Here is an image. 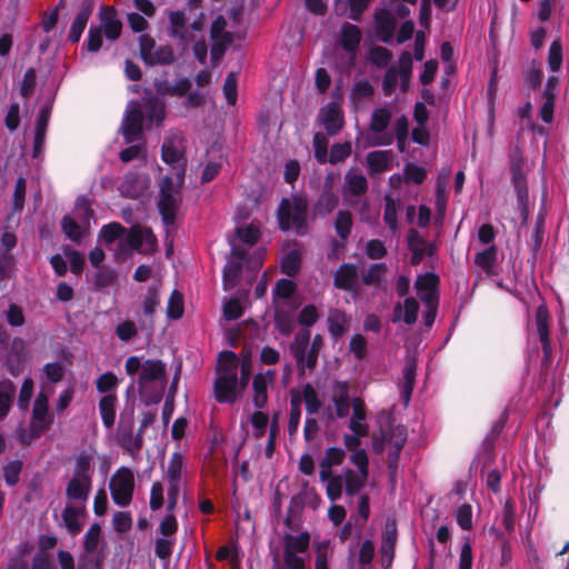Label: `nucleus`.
I'll return each mask as SVG.
<instances>
[{"label":"nucleus","instance_id":"nucleus-1","mask_svg":"<svg viewBox=\"0 0 569 569\" xmlns=\"http://www.w3.org/2000/svg\"><path fill=\"white\" fill-rule=\"evenodd\" d=\"M184 176L186 163H182L179 167L178 172H176V184L170 176H164L159 181V199L157 207L161 216L162 223L166 227H171L176 222L177 211L182 203Z\"/></svg>","mask_w":569,"mask_h":569},{"label":"nucleus","instance_id":"nucleus-2","mask_svg":"<svg viewBox=\"0 0 569 569\" xmlns=\"http://www.w3.org/2000/svg\"><path fill=\"white\" fill-rule=\"evenodd\" d=\"M308 199L302 194H292L290 199L283 198L277 210L278 226L281 231L293 229L299 236L308 231Z\"/></svg>","mask_w":569,"mask_h":569},{"label":"nucleus","instance_id":"nucleus-3","mask_svg":"<svg viewBox=\"0 0 569 569\" xmlns=\"http://www.w3.org/2000/svg\"><path fill=\"white\" fill-rule=\"evenodd\" d=\"M310 533L302 531L299 535L284 533L282 538V558L273 556L271 569H307L303 557L310 547Z\"/></svg>","mask_w":569,"mask_h":569},{"label":"nucleus","instance_id":"nucleus-4","mask_svg":"<svg viewBox=\"0 0 569 569\" xmlns=\"http://www.w3.org/2000/svg\"><path fill=\"white\" fill-rule=\"evenodd\" d=\"M109 489L111 498L117 506H129L134 491V476L132 470L127 467L117 469L110 478Z\"/></svg>","mask_w":569,"mask_h":569},{"label":"nucleus","instance_id":"nucleus-5","mask_svg":"<svg viewBox=\"0 0 569 569\" xmlns=\"http://www.w3.org/2000/svg\"><path fill=\"white\" fill-rule=\"evenodd\" d=\"M143 119L140 106L132 102L126 110L120 128L126 143H133L142 138Z\"/></svg>","mask_w":569,"mask_h":569},{"label":"nucleus","instance_id":"nucleus-6","mask_svg":"<svg viewBox=\"0 0 569 569\" xmlns=\"http://www.w3.org/2000/svg\"><path fill=\"white\" fill-rule=\"evenodd\" d=\"M213 393L219 403H234L242 395L237 372L233 370L230 373L219 375L214 380Z\"/></svg>","mask_w":569,"mask_h":569},{"label":"nucleus","instance_id":"nucleus-7","mask_svg":"<svg viewBox=\"0 0 569 569\" xmlns=\"http://www.w3.org/2000/svg\"><path fill=\"white\" fill-rule=\"evenodd\" d=\"M362 39L361 30L358 26L345 22L341 27V36L339 43L346 52H348V61L346 68L349 70L355 67L356 56Z\"/></svg>","mask_w":569,"mask_h":569},{"label":"nucleus","instance_id":"nucleus-8","mask_svg":"<svg viewBox=\"0 0 569 569\" xmlns=\"http://www.w3.org/2000/svg\"><path fill=\"white\" fill-rule=\"evenodd\" d=\"M319 122L329 136H336L345 124L343 111L336 101H330L322 107L318 114Z\"/></svg>","mask_w":569,"mask_h":569},{"label":"nucleus","instance_id":"nucleus-9","mask_svg":"<svg viewBox=\"0 0 569 569\" xmlns=\"http://www.w3.org/2000/svg\"><path fill=\"white\" fill-rule=\"evenodd\" d=\"M359 273L355 263L345 262L333 273V286L339 290L355 292L358 289Z\"/></svg>","mask_w":569,"mask_h":569},{"label":"nucleus","instance_id":"nucleus-10","mask_svg":"<svg viewBox=\"0 0 569 569\" xmlns=\"http://www.w3.org/2000/svg\"><path fill=\"white\" fill-rule=\"evenodd\" d=\"M397 20L388 9H379L375 13V34L383 43H389L395 34Z\"/></svg>","mask_w":569,"mask_h":569},{"label":"nucleus","instance_id":"nucleus-11","mask_svg":"<svg viewBox=\"0 0 569 569\" xmlns=\"http://www.w3.org/2000/svg\"><path fill=\"white\" fill-rule=\"evenodd\" d=\"M397 522L395 519H388L381 537V555H382V565L385 567H389L395 557V548L397 542Z\"/></svg>","mask_w":569,"mask_h":569},{"label":"nucleus","instance_id":"nucleus-12","mask_svg":"<svg viewBox=\"0 0 569 569\" xmlns=\"http://www.w3.org/2000/svg\"><path fill=\"white\" fill-rule=\"evenodd\" d=\"M339 203L338 196L332 191V179L330 176L326 178L323 189L313 204V214L326 217L332 212Z\"/></svg>","mask_w":569,"mask_h":569},{"label":"nucleus","instance_id":"nucleus-13","mask_svg":"<svg viewBox=\"0 0 569 569\" xmlns=\"http://www.w3.org/2000/svg\"><path fill=\"white\" fill-rule=\"evenodd\" d=\"M94 9L93 0H82L81 9L77 13L72 24L69 29L68 40L71 43H77L81 39V36L87 27V23L92 16Z\"/></svg>","mask_w":569,"mask_h":569},{"label":"nucleus","instance_id":"nucleus-14","mask_svg":"<svg viewBox=\"0 0 569 569\" xmlns=\"http://www.w3.org/2000/svg\"><path fill=\"white\" fill-rule=\"evenodd\" d=\"M310 330L301 328L295 336L289 346V350L293 356L299 376H305V353L310 343Z\"/></svg>","mask_w":569,"mask_h":569},{"label":"nucleus","instance_id":"nucleus-15","mask_svg":"<svg viewBox=\"0 0 569 569\" xmlns=\"http://www.w3.org/2000/svg\"><path fill=\"white\" fill-rule=\"evenodd\" d=\"M99 18L103 27V33L109 40H117L121 36L122 23L117 18L113 7H101Z\"/></svg>","mask_w":569,"mask_h":569},{"label":"nucleus","instance_id":"nucleus-16","mask_svg":"<svg viewBox=\"0 0 569 569\" xmlns=\"http://www.w3.org/2000/svg\"><path fill=\"white\" fill-rule=\"evenodd\" d=\"M92 487V479L72 477L66 488L68 500H74L86 505Z\"/></svg>","mask_w":569,"mask_h":569},{"label":"nucleus","instance_id":"nucleus-17","mask_svg":"<svg viewBox=\"0 0 569 569\" xmlns=\"http://www.w3.org/2000/svg\"><path fill=\"white\" fill-rule=\"evenodd\" d=\"M133 426V408H131L128 415L121 412L118 425V443L130 453H132Z\"/></svg>","mask_w":569,"mask_h":569},{"label":"nucleus","instance_id":"nucleus-18","mask_svg":"<svg viewBox=\"0 0 569 569\" xmlns=\"http://www.w3.org/2000/svg\"><path fill=\"white\" fill-rule=\"evenodd\" d=\"M160 306V291L157 284H152L148 288L147 293L142 302V313L144 319L142 320L143 326H148L150 329L154 326V315L157 307Z\"/></svg>","mask_w":569,"mask_h":569},{"label":"nucleus","instance_id":"nucleus-19","mask_svg":"<svg viewBox=\"0 0 569 569\" xmlns=\"http://www.w3.org/2000/svg\"><path fill=\"white\" fill-rule=\"evenodd\" d=\"M170 23L169 36L178 39L182 43L192 40L187 32V18L183 10H172L168 13Z\"/></svg>","mask_w":569,"mask_h":569},{"label":"nucleus","instance_id":"nucleus-20","mask_svg":"<svg viewBox=\"0 0 569 569\" xmlns=\"http://www.w3.org/2000/svg\"><path fill=\"white\" fill-rule=\"evenodd\" d=\"M419 303L415 298H407L401 303H397L393 309L392 321L403 320L406 325H413L417 321Z\"/></svg>","mask_w":569,"mask_h":569},{"label":"nucleus","instance_id":"nucleus-21","mask_svg":"<svg viewBox=\"0 0 569 569\" xmlns=\"http://www.w3.org/2000/svg\"><path fill=\"white\" fill-rule=\"evenodd\" d=\"M336 415L338 418H345L349 415L350 397L349 385L346 381H337L335 383V393L332 397Z\"/></svg>","mask_w":569,"mask_h":569},{"label":"nucleus","instance_id":"nucleus-22","mask_svg":"<svg viewBox=\"0 0 569 569\" xmlns=\"http://www.w3.org/2000/svg\"><path fill=\"white\" fill-rule=\"evenodd\" d=\"M166 377V365L159 359H148L142 363L139 376V385L163 379Z\"/></svg>","mask_w":569,"mask_h":569},{"label":"nucleus","instance_id":"nucleus-23","mask_svg":"<svg viewBox=\"0 0 569 569\" xmlns=\"http://www.w3.org/2000/svg\"><path fill=\"white\" fill-rule=\"evenodd\" d=\"M143 241L148 244L156 246L157 238L149 228L142 229L140 226H133L129 229L126 237L127 244L134 250L140 249Z\"/></svg>","mask_w":569,"mask_h":569},{"label":"nucleus","instance_id":"nucleus-24","mask_svg":"<svg viewBox=\"0 0 569 569\" xmlns=\"http://www.w3.org/2000/svg\"><path fill=\"white\" fill-rule=\"evenodd\" d=\"M408 248L411 251L410 263L419 266L426 257L427 241L416 229L409 230Z\"/></svg>","mask_w":569,"mask_h":569},{"label":"nucleus","instance_id":"nucleus-25","mask_svg":"<svg viewBox=\"0 0 569 569\" xmlns=\"http://www.w3.org/2000/svg\"><path fill=\"white\" fill-rule=\"evenodd\" d=\"M369 473H360L355 470L347 468L343 470V483L345 491L348 497L357 496L360 490L365 487L368 480Z\"/></svg>","mask_w":569,"mask_h":569},{"label":"nucleus","instance_id":"nucleus-26","mask_svg":"<svg viewBox=\"0 0 569 569\" xmlns=\"http://www.w3.org/2000/svg\"><path fill=\"white\" fill-rule=\"evenodd\" d=\"M118 397L116 393L104 395L99 400V412L103 422V426L108 429L112 428L116 421V406Z\"/></svg>","mask_w":569,"mask_h":569},{"label":"nucleus","instance_id":"nucleus-27","mask_svg":"<svg viewBox=\"0 0 569 569\" xmlns=\"http://www.w3.org/2000/svg\"><path fill=\"white\" fill-rule=\"evenodd\" d=\"M16 395V385L6 379L0 382V421L9 413Z\"/></svg>","mask_w":569,"mask_h":569},{"label":"nucleus","instance_id":"nucleus-28","mask_svg":"<svg viewBox=\"0 0 569 569\" xmlns=\"http://www.w3.org/2000/svg\"><path fill=\"white\" fill-rule=\"evenodd\" d=\"M161 159L164 163L172 166L174 170H179L182 163L187 164V159L182 151L178 150L171 140H166L161 147Z\"/></svg>","mask_w":569,"mask_h":569},{"label":"nucleus","instance_id":"nucleus-29","mask_svg":"<svg viewBox=\"0 0 569 569\" xmlns=\"http://www.w3.org/2000/svg\"><path fill=\"white\" fill-rule=\"evenodd\" d=\"M391 150L371 151L367 154V163L371 173H381L388 170Z\"/></svg>","mask_w":569,"mask_h":569},{"label":"nucleus","instance_id":"nucleus-30","mask_svg":"<svg viewBox=\"0 0 569 569\" xmlns=\"http://www.w3.org/2000/svg\"><path fill=\"white\" fill-rule=\"evenodd\" d=\"M268 381L266 379V376H262V373H257L253 377L252 381V389H253V397H252V403L257 409H262L268 402Z\"/></svg>","mask_w":569,"mask_h":569},{"label":"nucleus","instance_id":"nucleus-31","mask_svg":"<svg viewBox=\"0 0 569 569\" xmlns=\"http://www.w3.org/2000/svg\"><path fill=\"white\" fill-rule=\"evenodd\" d=\"M73 214L74 219L78 220L82 227H90V221L93 218V210L91 209L90 200L86 196H79L76 199Z\"/></svg>","mask_w":569,"mask_h":569},{"label":"nucleus","instance_id":"nucleus-32","mask_svg":"<svg viewBox=\"0 0 569 569\" xmlns=\"http://www.w3.org/2000/svg\"><path fill=\"white\" fill-rule=\"evenodd\" d=\"M545 224H546V216L542 211H539L535 222V230L532 234V244H531V260L532 264H535L537 259V253L540 250L543 237H545Z\"/></svg>","mask_w":569,"mask_h":569},{"label":"nucleus","instance_id":"nucleus-33","mask_svg":"<svg viewBox=\"0 0 569 569\" xmlns=\"http://www.w3.org/2000/svg\"><path fill=\"white\" fill-rule=\"evenodd\" d=\"M301 417V396L298 391L291 390L290 415L288 422V432L293 435L297 432Z\"/></svg>","mask_w":569,"mask_h":569},{"label":"nucleus","instance_id":"nucleus-34","mask_svg":"<svg viewBox=\"0 0 569 569\" xmlns=\"http://www.w3.org/2000/svg\"><path fill=\"white\" fill-rule=\"evenodd\" d=\"M81 511V509L71 505L66 506V508L62 511L63 522L66 525L68 532L71 536H77L82 530V525L78 520Z\"/></svg>","mask_w":569,"mask_h":569},{"label":"nucleus","instance_id":"nucleus-35","mask_svg":"<svg viewBox=\"0 0 569 569\" xmlns=\"http://www.w3.org/2000/svg\"><path fill=\"white\" fill-rule=\"evenodd\" d=\"M273 320L276 330L283 336L290 335L295 329V320L290 311L277 308Z\"/></svg>","mask_w":569,"mask_h":569},{"label":"nucleus","instance_id":"nucleus-36","mask_svg":"<svg viewBox=\"0 0 569 569\" xmlns=\"http://www.w3.org/2000/svg\"><path fill=\"white\" fill-rule=\"evenodd\" d=\"M241 272H242V262L241 261L229 260L226 263V266L223 268V272H222V282H223L224 290H229L237 284Z\"/></svg>","mask_w":569,"mask_h":569},{"label":"nucleus","instance_id":"nucleus-37","mask_svg":"<svg viewBox=\"0 0 569 569\" xmlns=\"http://www.w3.org/2000/svg\"><path fill=\"white\" fill-rule=\"evenodd\" d=\"M497 256H498L497 248L495 244H492V246L488 247L487 249L478 252L475 256L473 261H475V264L480 267L483 271H486L487 273H490L497 263Z\"/></svg>","mask_w":569,"mask_h":569},{"label":"nucleus","instance_id":"nucleus-38","mask_svg":"<svg viewBox=\"0 0 569 569\" xmlns=\"http://www.w3.org/2000/svg\"><path fill=\"white\" fill-rule=\"evenodd\" d=\"M347 325L348 319L343 311L335 310L328 317V331L335 338H339L346 332Z\"/></svg>","mask_w":569,"mask_h":569},{"label":"nucleus","instance_id":"nucleus-39","mask_svg":"<svg viewBox=\"0 0 569 569\" xmlns=\"http://www.w3.org/2000/svg\"><path fill=\"white\" fill-rule=\"evenodd\" d=\"M183 296L179 290L174 289L168 299L167 316L171 320H178L183 316Z\"/></svg>","mask_w":569,"mask_h":569},{"label":"nucleus","instance_id":"nucleus-40","mask_svg":"<svg viewBox=\"0 0 569 569\" xmlns=\"http://www.w3.org/2000/svg\"><path fill=\"white\" fill-rule=\"evenodd\" d=\"M301 268V257L297 250H291L281 260V272L288 277L298 274Z\"/></svg>","mask_w":569,"mask_h":569},{"label":"nucleus","instance_id":"nucleus-41","mask_svg":"<svg viewBox=\"0 0 569 569\" xmlns=\"http://www.w3.org/2000/svg\"><path fill=\"white\" fill-rule=\"evenodd\" d=\"M335 229L339 238L345 241L351 233L352 216L348 210H340L335 220Z\"/></svg>","mask_w":569,"mask_h":569},{"label":"nucleus","instance_id":"nucleus-42","mask_svg":"<svg viewBox=\"0 0 569 569\" xmlns=\"http://www.w3.org/2000/svg\"><path fill=\"white\" fill-rule=\"evenodd\" d=\"M535 319L539 340L550 338V316L546 306L541 305L537 308Z\"/></svg>","mask_w":569,"mask_h":569},{"label":"nucleus","instance_id":"nucleus-43","mask_svg":"<svg viewBox=\"0 0 569 569\" xmlns=\"http://www.w3.org/2000/svg\"><path fill=\"white\" fill-rule=\"evenodd\" d=\"M391 112L386 108H378L372 112L370 121V130L380 133L389 126Z\"/></svg>","mask_w":569,"mask_h":569},{"label":"nucleus","instance_id":"nucleus-44","mask_svg":"<svg viewBox=\"0 0 569 569\" xmlns=\"http://www.w3.org/2000/svg\"><path fill=\"white\" fill-rule=\"evenodd\" d=\"M91 462L92 457L89 453L86 451L80 452L76 458L72 477L92 479Z\"/></svg>","mask_w":569,"mask_h":569},{"label":"nucleus","instance_id":"nucleus-45","mask_svg":"<svg viewBox=\"0 0 569 569\" xmlns=\"http://www.w3.org/2000/svg\"><path fill=\"white\" fill-rule=\"evenodd\" d=\"M117 279V272L114 269L102 266L98 268L94 274V287L97 290H102L113 284Z\"/></svg>","mask_w":569,"mask_h":569},{"label":"nucleus","instance_id":"nucleus-46","mask_svg":"<svg viewBox=\"0 0 569 569\" xmlns=\"http://www.w3.org/2000/svg\"><path fill=\"white\" fill-rule=\"evenodd\" d=\"M81 223H79L74 218L70 216H64L61 220V228L64 232V234L74 242H79L82 237L83 232L81 230Z\"/></svg>","mask_w":569,"mask_h":569},{"label":"nucleus","instance_id":"nucleus-47","mask_svg":"<svg viewBox=\"0 0 569 569\" xmlns=\"http://www.w3.org/2000/svg\"><path fill=\"white\" fill-rule=\"evenodd\" d=\"M174 61V52L170 46H159L151 54V62L148 66H169Z\"/></svg>","mask_w":569,"mask_h":569},{"label":"nucleus","instance_id":"nucleus-48","mask_svg":"<svg viewBox=\"0 0 569 569\" xmlns=\"http://www.w3.org/2000/svg\"><path fill=\"white\" fill-rule=\"evenodd\" d=\"M302 395L307 412L309 415L317 413L320 410L322 403L316 389L310 383H306L302 390Z\"/></svg>","mask_w":569,"mask_h":569},{"label":"nucleus","instance_id":"nucleus-49","mask_svg":"<svg viewBox=\"0 0 569 569\" xmlns=\"http://www.w3.org/2000/svg\"><path fill=\"white\" fill-rule=\"evenodd\" d=\"M387 270L386 263H373L368 268L367 272L363 273L362 282L366 286H378Z\"/></svg>","mask_w":569,"mask_h":569},{"label":"nucleus","instance_id":"nucleus-50","mask_svg":"<svg viewBox=\"0 0 569 569\" xmlns=\"http://www.w3.org/2000/svg\"><path fill=\"white\" fill-rule=\"evenodd\" d=\"M407 428L402 425L392 427L390 433L386 436L391 446V450L401 451L407 442Z\"/></svg>","mask_w":569,"mask_h":569},{"label":"nucleus","instance_id":"nucleus-51","mask_svg":"<svg viewBox=\"0 0 569 569\" xmlns=\"http://www.w3.org/2000/svg\"><path fill=\"white\" fill-rule=\"evenodd\" d=\"M313 149H315V158L320 163L323 164L328 162V139L322 132H316L312 139Z\"/></svg>","mask_w":569,"mask_h":569},{"label":"nucleus","instance_id":"nucleus-52","mask_svg":"<svg viewBox=\"0 0 569 569\" xmlns=\"http://www.w3.org/2000/svg\"><path fill=\"white\" fill-rule=\"evenodd\" d=\"M238 74L234 71H230L223 83V94L229 106H234L237 102L238 91Z\"/></svg>","mask_w":569,"mask_h":569},{"label":"nucleus","instance_id":"nucleus-53","mask_svg":"<svg viewBox=\"0 0 569 569\" xmlns=\"http://www.w3.org/2000/svg\"><path fill=\"white\" fill-rule=\"evenodd\" d=\"M392 59V53L389 49L376 46L369 51V60L378 68H386Z\"/></svg>","mask_w":569,"mask_h":569},{"label":"nucleus","instance_id":"nucleus-54","mask_svg":"<svg viewBox=\"0 0 569 569\" xmlns=\"http://www.w3.org/2000/svg\"><path fill=\"white\" fill-rule=\"evenodd\" d=\"M183 469V456L176 451L171 455L168 468H167V479L168 481H180L181 473Z\"/></svg>","mask_w":569,"mask_h":569},{"label":"nucleus","instance_id":"nucleus-55","mask_svg":"<svg viewBox=\"0 0 569 569\" xmlns=\"http://www.w3.org/2000/svg\"><path fill=\"white\" fill-rule=\"evenodd\" d=\"M23 463L21 460H12L3 467V478L9 487L16 486L20 480Z\"/></svg>","mask_w":569,"mask_h":569},{"label":"nucleus","instance_id":"nucleus-56","mask_svg":"<svg viewBox=\"0 0 569 569\" xmlns=\"http://www.w3.org/2000/svg\"><path fill=\"white\" fill-rule=\"evenodd\" d=\"M440 279L433 272H426L417 277L415 287L417 292L421 291H437Z\"/></svg>","mask_w":569,"mask_h":569},{"label":"nucleus","instance_id":"nucleus-57","mask_svg":"<svg viewBox=\"0 0 569 569\" xmlns=\"http://www.w3.org/2000/svg\"><path fill=\"white\" fill-rule=\"evenodd\" d=\"M348 190L352 196L359 197L368 190V181L363 174H347Z\"/></svg>","mask_w":569,"mask_h":569},{"label":"nucleus","instance_id":"nucleus-58","mask_svg":"<svg viewBox=\"0 0 569 569\" xmlns=\"http://www.w3.org/2000/svg\"><path fill=\"white\" fill-rule=\"evenodd\" d=\"M37 86V71L34 68H28L23 74L21 84H20V94L28 99L30 98Z\"/></svg>","mask_w":569,"mask_h":569},{"label":"nucleus","instance_id":"nucleus-59","mask_svg":"<svg viewBox=\"0 0 569 569\" xmlns=\"http://www.w3.org/2000/svg\"><path fill=\"white\" fill-rule=\"evenodd\" d=\"M383 220L392 231L398 230L397 203L390 196L385 197Z\"/></svg>","mask_w":569,"mask_h":569},{"label":"nucleus","instance_id":"nucleus-60","mask_svg":"<svg viewBox=\"0 0 569 569\" xmlns=\"http://www.w3.org/2000/svg\"><path fill=\"white\" fill-rule=\"evenodd\" d=\"M127 229L120 222H110L101 228L100 234L107 243H112L124 234Z\"/></svg>","mask_w":569,"mask_h":569},{"label":"nucleus","instance_id":"nucleus-61","mask_svg":"<svg viewBox=\"0 0 569 569\" xmlns=\"http://www.w3.org/2000/svg\"><path fill=\"white\" fill-rule=\"evenodd\" d=\"M101 535V527L99 523H92L84 535L83 547L88 553H92L97 550L99 539Z\"/></svg>","mask_w":569,"mask_h":569},{"label":"nucleus","instance_id":"nucleus-62","mask_svg":"<svg viewBox=\"0 0 569 569\" xmlns=\"http://www.w3.org/2000/svg\"><path fill=\"white\" fill-rule=\"evenodd\" d=\"M118 382L116 375L111 371H107L98 377L96 387L100 393L109 395L117 388Z\"/></svg>","mask_w":569,"mask_h":569},{"label":"nucleus","instance_id":"nucleus-63","mask_svg":"<svg viewBox=\"0 0 569 569\" xmlns=\"http://www.w3.org/2000/svg\"><path fill=\"white\" fill-rule=\"evenodd\" d=\"M352 148L350 142L335 143L331 147L328 162L337 164L345 161L351 154Z\"/></svg>","mask_w":569,"mask_h":569},{"label":"nucleus","instance_id":"nucleus-64","mask_svg":"<svg viewBox=\"0 0 569 569\" xmlns=\"http://www.w3.org/2000/svg\"><path fill=\"white\" fill-rule=\"evenodd\" d=\"M238 237L248 246H254L260 238V230L253 223L237 229Z\"/></svg>","mask_w":569,"mask_h":569}]
</instances>
